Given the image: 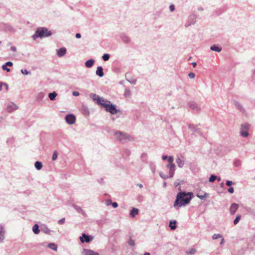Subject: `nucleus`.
I'll return each instance as SVG.
<instances>
[{"label": "nucleus", "instance_id": "obj_13", "mask_svg": "<svg viewBox=\"0 0 255 255\" xmlns=\"http://www.w3.org/2000/svg\"><path fill=\"white\" fill-rule=\"evenodd\" d=\"M83 255H99V254L93 250L84 249L83 251Z\"/></svg>", "mask_w": 255, "mask_h": 255}, {"label": "nucleus", "instance_id": "obj_8", "mask_svg": "<svg viewBox=\"0 0 255 255\" xmlns=\"http://www.w3.org/2000/svg\"><path fill=\"white\" fill-rule=\"evenodd\" d=\"M94 239V237L91 235H88L85 233H83L82 236L80 237V241L82 243H89L92 241Z\"/></svg>", "mask_w": 255, "mask_h": 255}, {"label": "nucleus", "instance_id": "obj_31", "mask_svg": "<svg viewBox=\"0 0 255 255\" xmlns=\"http://www.w3.org/2000/svg\"><path fill=\"white\" fill-rule=\"evenodd\" d=\"M47 247L53 251H56L57 250V246L54 243H49Z\"/></svg>", "mask_w": 255, "mask_h": 255}, {"label": "nucleus", "instance_id": "obj_36", "mask_svg": "<svg viewBox=\"0 0 255 255\" xmlns=\"http://www.w3.org/2000/svg\"><path fill=\"white\" fill-rule=\"evenodd\" d=\"M131 92L129 89H126L125 91L124 96L126 97H130L131 96Z\"/></svg>", "mask_w": 255, "mask_h": 255}, {"label": "nucleus", "instance_id": "obj_59", "mask_svg": "<svg viewBox=\"0 0 255 255\" xmlns=\"http://www.w3.org/2000/svg\"><path fill=\"white\" fill-rule=\"evenodd\" d=\"M168 156L167 155H164L162 156V160H165L168 159Z\"/></svg>", "mask_w": 255, "mask_h": 255}, {"label": "nucleus", "instance_id": "obj_58", "mask_svg": "<svg viewBox=\"0 0 255 255\" xmlns=\"http://www.w3.org/2000/svg\"><path fill=\"white\" fill-rule=\"evenodd\" d=\"M234 164L236 166H239L240 164V160H236V161H235V162H234Z\"/></svg>", "mask_w": 255, "mask_h": 255}, {"label": "nucleus", "instance_id": "obj_11", "mask_svg": "<svg viewBox=\"0 0 255 255\" xmlns=\"http://www.w3.org/2000/svg\"><path fill=\"white\" fill-rule=\"evenodd\" d=\"M72 206L76 210L78 213L82 214L84 217L87 216L86 212L82 209L81 207L77 206L75 204H73Z\"/></svg>", "mask_w": 255, "mask_h": 255}, {"label": "nucleus", "instance_id": "obj_44", "mask_svg": "<svg viewBox=\"0 0 255 255\" xmlns=\"http://www.w3.org/2000/svg\"><path fill=\"white\" fill-rule=\"evenodd\" d=\"M128 244L131 247H133L135 245L134 241L131 238H129L128 241Z\"/></svg>", "mask_w": 255, "mask_h": 255}, {"label": "nucleus", "instance_id": "obj_30", "mask_svg": "<svg viewBox=\"0 0 255 255\" xmlns=\"http://www.w3.org/2000/svg\"><path fill=\"white\" fill-rule=\"evenodd\" d=\"M32 231L35 234H38L40 232L39 226L36 224H35L32 227Z\"/></svg>", "mask_w": 255, "mask_h": 255}, {"label": "nucleus", "instance_id": "obj_21", "mask_svg": "<svg viewBox=\"0 0 255 255\" xmlns=\"http://www.w3.org/2000/svg\"><path fill=\"white\" fill-rule=\"evenodd\" d=\"M94 63H95V60L93 59H90L85 62V66L87 68H91L93 66Z\"/></svg>", "mask_w": 255, "mask_h": 255}, {"label": "nucleus", "instance_id": "obj_62", "mask_svg": "<svg viewBox=\"0 0 255 255\" xmlns=\"http://www.w3.org/2000/svg\"><path fill=\"white\" fill-rule=\"evenodd\" d=\"M224 243H225L224 239V238H222V240H221V242H220V244L221 245H223V244H224Z\"/></svg>", "mask_w": 255, "mask_h": 255}, {"label": "nucleus", "instance_id": "obj_5", "mask_svg": "<svg viewBox=\"0 0 255 255\" xmlns=\"http://www.w3.org/2000/svg\"><path fill=\"white\" fill-rule=\"evenodd\" d=\"M167 159L169 163L166 165V167L169 170L170 176L173 177L175 170V165L173 163L174 159L173 156H169Z\"/></svg>", "mask_w": 255, "mask_h": 255}, {"label": "nucleus", "instance_id": "obj_61", "mask_svg": "<svg viewBox=\"0 0 255 255\" xmlns=\"http://www.w3.org/2000/svg\"><path fill=\"white\" fill-rule=\"evenodd\" d=\"M10 49L12 51H15L16 50V48L15 46H11L10 47Z\"/></svg>", "mask_w": 255, "mask_h": 255}, {"label": "nucleus", "instance_id": "obj_28", "mask_svg": "<svg viewBox=\"0 0 255 255\" xmlns=\"http://www.w3.org/2000/svg\"><path fill=\"white\" fill-rule=\"evenodd\" d=\"M34 166L37 170H39L42 167V162L39 161H36L34 163Z\"/></svg>", "mask_w": 255, "mask_h": 255}, {"label": "nucleus", "instance_id": "obj_43", "mask_svg": "<svg viewBox=\"0 0 255 255\" xmlns=\"http://www.w3.org/2000/svg\"><path fill=\"white\" fill-rule=\"evenodd\" d=\"M57 155H58L57 151H54L53 153L52 157V159L53 161H55L57 158Z\"/></svg>", "mask_w": 255, "mask_h": 255}, {"label": "nucleus", "instance_id": "obj_27", "mask_svg": "<svg viewBox=\"0 0 255 255\" xmlns=\"http://www.w3.org/2000/svg\"><path fill=\"white\" fill-rule=\"evenodd\" d=\"M210 49L212 51L219 52L222 50V48L216 45H213L210 47Z\"/></svg>", "mask_w": 255, "mask_h": 255}, {"label": "nucleus", "instance_id": "obj_14", "mask_svg": "<svg viewBox=\"0 0 255 255\" xmlns=\"http://www.w3.org/2000/svg\"><path fill=\"white\" fill-rule=\"evenodd\" d=\"M189 106L191 109L197 112H198L200 110V108L198 106V104L194 102H190L189 103Z\"/></svg>", "mask_w": 255, "mask_h": 255}, {"label": "nucleus", "instance_id": "obj_47", "mask_svg": "<svg viewBox=\"0 0 255 255\" xmlns=\"http://www.w3.org/2000/svg\"><path fill=\"white\" fill-rule=\"evenodd\" d=\"M143 196L142 195H139L137 197V200L138 202H142L143 200Z\"/></svg>", "mask_w": 255, "mask_h": 255}, {"label": "nucleus", "instance_id": "obj_25", "mask_svg": "<svg viewBox=\"0 0 255 255\" xmlns=\"http://www.w3.org/2000/svg\"><path fill=\"white\" fill-rule=\"evenodd\" d=\"M3 28L5 31L12 32L13 31V28L10 25L3 24Z\"/></svg>", "mask_w": 255, "mask_h": 255}, {"label": "nucleus", "instance_id": "obj_16", "mask_svg": "<svg viewBox=\"0 0 255 255\" xmlns=\"http://www.w3.org/2000/svg\"><path fill=\"white\" fill-rule=\"evenodd\" d=\"M13 65V63L10 61L6 62L4 64L2 65L1 66V68L3 70H5L7 72H9L10 71V69L7 68L8 67H12Z\"/></svg>", "mask_w": 255, "mask_h": 255}, {"label": "nucleus", "instance_id": "obj_35", "mask_svg": "<svg viewBox=\"0 0 255 255\" xmlns=\"http://www.w3.org/2000/svg\"><path fill=\"white\" fill-rule=\"evenodd\" d=\"M225 11L224 7H221L218 9H217L215 12L217 15H219Z\"/></svg>", "mask_w": 255, "mask_h": 255}, {"label": "nucleus", "instance_id": "obj_53", "mask_svg": "<svg viewBox=\"0 0 255 255\" xmlns=\"http://www.w3.org/2000/svg\"><path fill=\"white\" fill-rule=\"evenodd\" d=\"M106 203L107 206H109L110 205H112V202L111 200H107L106 201Z\"/></svg>", "mask_w": 255, "mask_h": 255}, {"label": "nucleus", "instance_id": "obj_63", "mask_svg": "<svg viewBox=\"0 0 255 255\" xmlns=\"http://www.w3.org/2000/svg\"><path fill=\"white\" fill-rule=\"evenodd\" d=\"M89 112L88 111V109L87 108H86V109H85V114L89 115Z\"/></svg>", "mask_w": 255, "mask_h": 255}, {"label": "nucleus", "instance_id": "obj_51", "mask_svg": "<svg viewBox=\"0 0 255 255\" xmlns=\"http://www.w3.org/2000/svg\"><path fill=\"white\" fill-rule=\"evenodd\" d=\"M59 224H63L65 223V218H62L58 221Z\"/></svg>", "mask_w": 255, "mask_h": 255}, {"label": "nucleus", "instance_id": "obj_24", "mask_svg": "<svg viewBox=\"0 0 255 255\" xmlns=\"http://www.w3.org/2000/svg\"><path fill=\"white\" fill-rule=\"evenodd\" d=\"M45 95V94L44 93L42 92H39L36 97V101L38 102L42 101L44 98Z\"/></svg>", "mask_w": 255, "mask_h": 255}, {"label": "nucleus", "instance_id": "obj_7", "mask_svg": "<svg viewBox=\"0 0 255 255\" xmlns=\"http://www.w3.org/2000/svg\"><path fill=\"white\" fill-rule=\"evenodd\" d=\"M197 18V16L196 14L194 13L190 14L188 17L187 21L185 24V26L186 27H188L191 25L194 24L196 22Z\"/></svg>", "mask_w": 255, "mask_h": 255}, {"label": "nucleus", "instance_id": "obj_39", "mask_svg": "<svg viewBox=\"0 0 255 255\" xmlns=\"http://www.w3.org/2000/svg\"><path fill=\"white\" fill-rule=\"evenodd\" d=\"M241 216L240 215H238L236 218H235V219L234 220V224L235 225H237L240 221V219H241Z\"/></svg>", "mask_w": 255, "mask_h": 255}, {"label": "nucleus", "instance_id": "obj_57", "mask_svg": "<svg viewBox=\"0 0 255 255\" xmlns=\"http://www.w3.org/2000/svg\"><path fill=\"white\" fill-rule=\"evenodd\" d=\"M72 94L74 96H78L80 95L78 91H74L72 93Z\"/></svg>", "mask_w": 255, "mask_h": 255}, {"label": "nucleus", "instance_id": "obj_42", "mask_svg": "<svg viewBox=\"0 0 255 255\" xmlns=\"http://www.w3.org/2000/svg\"><path fill=\"white\" fill-rule=\"evenodd\" d=\"M235 105L238 108V109L241 112L245 111V109L243 108V107L240 103H236Z\"/></svg>", "mask_w": 255, "mask_h": 255}, {"label": "nucleus", "instance_id": "obj_37", "mask_svg": "<svg viewBox=\"0 0 255 255\" xmlns=\"http://www.w3.org/2000/svg\"><path fill=\"white\" fill-rule=\"evenodd\" d=\"M217 179V176L215 175H211L209 179V181L210 182H213L215 181L216 179Z\"/></svg>", "mask_w": 255, "mask_h": 255}, {"label": "nucleus", "instance_id": "obj_20", "mask_svg": "<svg viewBox=\"0 0 255 255\" xmlns=\"http://www.w3.org/2000/svg\"><path fill=\"white\" fill-rule=\"evenodd\" d=\"M139 213V210L135 208H132V209L130 211V216L131 218L135 217V215H137Z\"/></svg>", "mask_w": 255, "mask_h": 255}, {"label": "nucleus", "instance_id": "obj_52", "mask_svg": "<svg viewBox=\"0 0 255 255\" xmlns=\"http://www.w3.org/2000/svg\"><path fill=\"white\" fill-rule=\"evenodd\" d=\"M169 9H170V10L171 11H174L175 10V6L173 4H171L170 6H169Z\"/></svg>", "mask_w": 255, "mask_h": 255}, {"label": "nucleus", "instance_id": "obj_17", "mask_svg": "<svg viewBox=\"0 0 255 255\" xmlns=\"http://www.w3.org/2000/svg\"><path fill=\"white\" fill-rule=\"evenodd\" d=\"M66 53V49L65 47H62L57 50V55L58 57H61L65 55Z\"/></svg>", "mask_w": 255, "mask_h": 255}, {"label": "nucleus", "instance_id": "obj_56", "mask_svg": "<svg viewBox=\"0 0 255 255\" xmlns=\"http://www.w3.org/2000/svg\"><path fill=\"white\" fill-rule=\"evenodd\" d=\"M112 205L114 208H116L118 207V204L116 202L112 203Z\"/></svg>", "mask_w": 255, "mask_h": 255}, {"label": "nucleus", "instance_id": "obj_19", "mask_svg": "<svg viewBox=\"0 0 255 255\" xmlns=\"http://www.w3.org/2000/svg\"><path fill=\"white\" fill-rule=\"evenodd\" d=\"M5 231L4 230L3 226L0 224V242L3 241L4 238Z\"/></svg>", "mask_w": 255, "mask_h": 255}, {"label": "nucleus", "instance_id": "obj_1", "mask_svg": "<svg viewBox=\"0 0 255 255\" xmlns=\"http://www.w3.org/2000/svg\"><path fill=\"white\" fill-rule=\"evenodd\" d=\"M90 97L98 105L103 106L105 108L107 112H109L111 114L114 115L120 112V110L117 109L116 105L110 104V101H105L104 99L96 95V94L91 93Z\"/></svg>", "mask_w": 255, "mask_h": 255}, {"label": "nucleus", "instance_id": "obj_48", "mask_svg": "<svg viewBox=\"0 0 255 255\" xmlns=\"http://www.w3.org/2000/svg\"><path fill=\"white\" fill-rule=\"evenodd\" d=\"M188 76L191 79H194L195 77V74L194 73L190 72L188 74Z\"/></svg>", "mask_w": 255, "mask_h": 255}, {"label": "nucleus", "instance_id": "obj_45", "mask_svg": "<svg viewBox=\"0 0 255 255\" xmlns=\"http://www.w3.org/2000/svg\"><path fill=\"white\" fill-rule=\"evenodd\" d=\"M127 80L130 83L135 85L136 83V80L135 79L131 78L130 79H127Z\"/></svg>", "mask_w": 255, "mask_h": 255}, {"label": "nucleus", "instance_id": "obj_41", "mask_svg": "<svg viewBox=\"0 0 255 255\" xmlns=\"http://www.w3.org/2000/svg\"><path fill=\"white\" fill-rule=\"evenodd\" d=\"M222 236L219 234H214L212 236V239L213 240H217L219 238H222Z\"/></svg>", "mask_w": 255, "mask_h": 255}, {"label": "nucleus", "instance_id": "obj_46", "mask_svg": "<svg viewBox=\"0 0 255 255\" xmlns=\"http://www.w3.org/2000/svg\"><path fill=\"white\" fill-rule=\"evenodd\" d=\"M21 72L24 75H28L30 74V72H28L26 69H21Z\"/></svg>", "mask_w": 255, "mask_h": 255}, {"label": "nucleus", "instance_id": "obj_9", "mask_svg": "<svg viewBox=\"0 0 255 255\" xmlns=\"http://www.w3.org/2000/svg\"><path fill=\"white\" fill-rule=\"evenodd\" d=\"M67 123L69 125H73L75 123L76 117L73 114H68L65 117Z\"/></svg>", "mask_w": 255, "mask_h": 255}, {"label": "nucleus", "instance_id": "obj_12", "mask_svg": "<svg viewBox=\"0 0 255 255\" xmlns=\"http://www.w3.org/2000/svg\"><path fill=\"white\" fill-rule=\"evenodd\" d=\"M120 37L124 43L128 44L130 42V40L129 37L125 33H121Z\"/></svg>", "mask_w": 255, "mask_h": 255}, {"label": "nucleus", "instance_id": "obj_26", "mask_svg": "<svg viewBox=\"0 0 255 255\" xmlns=\"http://www.w3.org/2000/svg\"><path fill=\"white\" fill-rule=\"evenodd\" d=\"M197 196L201 200H204L209 197V194L207 193H204L203 194L198 193Z\"/></svg>", "mask_w": 255, "mask_h": 255}, {"label": "nucleus", "instance_id": "obj_54", "mask_svg": "<svg viewBox=\"0 0 255 255\" xmlns=\"http://www.w3.org/2000/svg\"><path fill=\"white\" fill-rule=\"evenodd\" d=\"M194 133L199 135H201V130L199 128H198L196 129V132H194Z\"/></svg>", "mask_w": 255, "mask_h": 255}, {"label": "nucleus", "instance_id": "obj_4", "mask_svg": "<svg viewBox=\"0 0 255 255\" xmlns=\"http://www.w3.org/2000/svg\"><path fill=\"white\" fill-rule=\"evenodd\" d=\"M115 136L118 140L123 143L126 142L127 140H130L131 138L128 134L120 131H116Z\"/></svg>", "mask_w": 255, "mask_h": 255}, {"label": "nucleus", "instance_id": "obj_23", "mask_svg": "<svg viewBox=\"0 0 255 255\" xmlns=\"http://www.w3.org/2000/svg\"><path fill=\"white\" fill-rule=\"evenodd\" d=\"M176 223L177 222L176 220L170 221L169 226L171 230H174L175 229H176Z\"/></svg>", "mask_w": 255, "mask_h": 255}, {"label": "nucleus", "instance_id": "obj_22", "mask_svg": "<svg viewBox=\"0 0 255 255\" xmlns=\"http://www.w3.org/2000/svg\"><path fill=\"white\" fill-rule=\"evenodd\" d=\"M176 163H177L178 166L179 168H182L183 167V166L184 165V161L183 160L181 159L179 157H178L176 159Z\"/></svg>", "mask_w": 255, "mask_h": 255}, {"label": "nucleus", "instance_id": "obj_2", "mask_svg": "<svg viewBox=\"0 0 255 255\" xmlns=\"http://www.w3.org/2000/svg\"><path fill=\"white\" fill-rule=\"evenodd\" d=\"M193 197V194L192 192H180L176 196V200L174 203V207L178 209L182 206H185L190 203Z\"/></svg>", "mask_w": 255, "mask_h": 255}, {"label": "nucleus", "instance_id": "obj_34", "mask_svg": "<svg viewBox=\"0 0 255 255\" xmlns=\"http://www.w3.org/2000/svg\"><path fill=\"white\" fill-rule=\"evenodd\" d=\"M159 176L163 179H167L169 178H172V177L170 176V173H169V175H165L163 174L162 172H159Z\"/></svg>", "mask_w": 255, "mask_h": 255}, {"label": "nucleus", "instance_id": "obj_6", "mask_svg": "<svg viewBox=\"0 0 255 255\" xmlns=\"http://www.w3.org/2000/svg\"><path fill=\"white\" fill-rule=\"evenodd\" d=\"M250 125L247 123H245L241 125L240 134L242 136L245 137L248 136V130L250 128Z\"/></svg>", "mask_w": 255, "mask_h": 255}, {"label": "nucleus", "instance_id": "obj_38", "mask_svg": "<svg viewBox=\"0 0 255 255\" xmlns=\"http://www.w3.org/2000/svg\"><path fill=\"white\" fill-rule=\"evenodd\" d=\"M110 55L107 53L104 54L102 56V59L104 61H108L110 58Z\"/></svg>", "mask_w": 255, "mask_h": 255}, {"label": "nucleus", "instance_id": "obj_49", "mask_svg": "<svg viewBox=\"0 0 255 255\" xmlns=\"http://www.w3.org/2000/svg\"><path fill=\"white\" fill-rule=\"evenodd\" d=\"M234 184L232 181L227 180L226 185L228 186H231L232 184Z\"/></svg>", "mask_w": 255, "mask_h": 255}, {"label": "nucleus", "instance_id": "obj_3", "mask_svg": "<svg viewBox=\"0 0 255 255\" xmlns=\"http://www.w3.org/2000/svg\"><path fill=\"white\" fill-rule=\"evenodd\" d=\"M52 34L51 31L46 27H38L37 28L35 33L32 35V38L34 40H36L37 38H41L46 37L50 36Z\"/></svg>", "mask_w": 255, "mask_h": 255}, {"label": "nucleus", "instance_id": "obj_64", "mask_svg": "<svg viewBox=\"0 0 255 255\" xmlns=\"http://www.w3.org/2000/svg\"><path fill=\"white\" fill-rule=\"evenodd\" d=\"M151 170H152V172H154L155 171V166L154 165L153 167H151Z\"/></svg>", "mask_w": 255, "mask_h": 255}, {"label": "nucleus", "instance_id": "obj_10", "mask_svg": "<svg viewBox=\"0 0 255 255\" xmlns=\"http://www.w3.org/2000/svg\"><path fill=\"white\" fill-rule=\"evenodd\" d=\"M18 109V106L12 102L9 103L6 106V111L9 113Z\"/></svg>", "mask_w": 255, "mask_h": 255}, {"label": "nucleus", "instance_id": "obj_33", "mask_svg": "<svg viewBox=\"0 0 255 255\" xmlns=\"http://www.w3.org/2000/svg\"><path fill=\"white\" fill-rule=\"evenodd\" d=\"M41 231L46 234H50L51 232V230L46 226L41 229Z\"/></svg>", "mask_w": 255, "mask_h": 255}, {"label": "nucleus", "instance_id": "obj_15", "mask_svg": "<svg viewBox=\"0 0 255 255\" xmlns=\"http://www.w3.org/2000/svg\"><path fill=\"white\" fill-rule=\"evenodd\" d=\"M239 208V205L236 203H233L231 204L230 208V212L231 215H234L236 211Z\"/></svg>", "mask_w": 255, "mask_h": 255}, {"label": "nucleus", "instance_id": "obj_18", "mask_svg": "<svg viewBox=\"0 0 255 255\" xmlns=\"http://www.w3.org/2000/svg\"><path fill=\"white\" fill-rule=\"evenodd\" d=\"M96 74L97 76L100 77H102L104 75V73L103 71V68L102 66H98L97 68V70L96 71Z\"/></svg>", "mask_w": 255, "mask_h": 255}, {"label": "nucleus", "instance_id": "obj_29", "mask_svg": "<svg viewBox=\"0 0 255 255\" xmlns=\"http://www.w3.org/2000/svg\"><path fill=\"white\" fill-rule=\"evenodd\" d=\"M57 94L55 92H53L52 93H50L48 94V97L51 101H54L55 100V98L57 96Z\"/></svg>", "mask_w": 255, "mask_h": 255}, {"label": "nucleus", "instance_id": "obj_60", "mask_svg": "<svg viewBox=\"0 0 255 255\" xmlns=\"http://www.w3.org/2000/svg\"><path fill=\"white\" fill-rule=\"evenodd\" d=\"M75 36H76V37L77 38H81V34H80V33H76V34Z\"/></svg>", "mask_w": 255, "mask_h": 255}, {"label": "nucleus", "instance_id": "obj_32", "mask_svg": "<svg viewBox=\"0 0 255 255\" xmlns=\"http://www.w3.org/2000/svg\"><path fill=\"white\" fill-rule=\"evenodd\" d=\"M188 127L192 131L196 132V129L197 128V125H192L190 124H188Z\"/></svg>", "mask_w": 255, "mask_h": 255}, {"label": "nucleus", "instance_id": "obj_40", "mask_svg": "<svg viewBox=\"0 0 255 255\" xmlns=\"http://www.w3.org/2000/svg\"><path fill=\"white\" fill-rule=\"evenodd\" d=\"M196 252V249H194V248H192L191 249H190L189 251H187L186 252V253L187 254H189V255H194V254H195Z\"/></svg>", "mask_w": 255, "mask_h": 255}, {"label": "nucleus", "instance_id": "obj_55", "mask_svg": "<svg viewBox=\"0 0 255 255\" xmlns=\"http://www.w3.org/2000/svg\"><path fill=\"white\" fill-rule=\"evenodd\" d=\"M13 142V138H9L8 139H7L6 140V142L7 143H12Z\"/></svg>", "mask_w": 255, "mask_h": 255}, {"label": "nucleus", "instance_id": "obj_50", "mask_svg": "<svg viewBox=\"0 0 255 255\" xmlns=\"http://www.w3.org/2000/svg\"><path fill=\"white\" fill-rule=\"evenodd\" d=\"M228 191L230 193L232 194L234 192V189L232 187H230V188L228 189Z\"/></svg>", "mask_w": 255, "mask_h": 255}]
</instances>
